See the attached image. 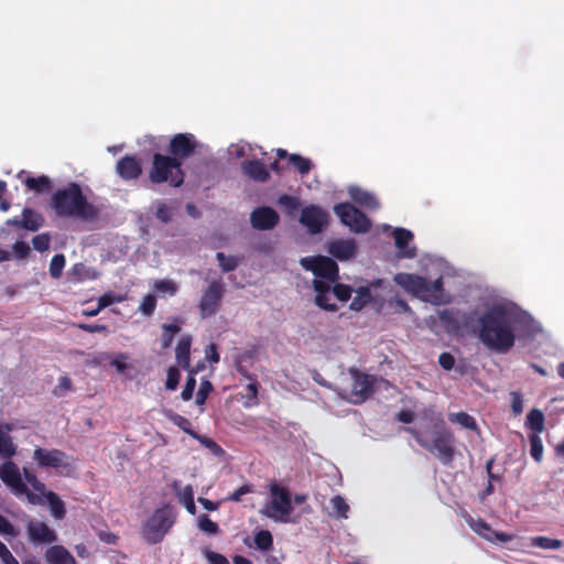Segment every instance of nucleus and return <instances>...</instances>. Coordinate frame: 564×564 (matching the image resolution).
Listing matches in <instances>:
<instances>
[{"label": "nucleus", "mask_w": 564, "mask_h": 564, "mask_svg": "<svg viewBox=\"0 0 564 564\" xmlns=\"http://www.w3.org/2000/svg\"><path fill=\"white\" fill-rule=\"evenodd\" d=\"M379 230L383 236L394 240V247H409V243L414 239V234L403 227L393 228L390 225H382Z\"/></svg>", "instance_id": "nucleus-23"}, {"label": "nucleus", "mask_w": 564, "mask_h": 564, "mask_svg": "<svg viewBox=\"0 0 564 564\" xmlns=\"http://www.w3.org/2000/svg\"><path fill=\"white\" fill-rule=\"evenodd\" d=\"M25 479L30 484V487L34 490L33 494L29 495V502L32 505H48L52 517L61 520L65 517V506L59 497L45 488V485L40 481L35 475L30 473L28 469L24 470Z\"/></svg>", "instance_id": "nucleus-9"}, {"label": "nucleus", "mask_w": 564, "mask_h": 564, "mask_svg": "<svg viewBox=\"0 0 564 564\" xmlns=\"http://www.w3.org/2000/svg\"><path fill=\"white\" fill-rule=\"evenodd\" d=\"M530 441V453L531 456L534 458L535 462L540 463L543 457V444L542 440L538 434H532L529 437Z\"/></svg>", "instance_id": "nucleus-41"}, {"label": "nucleus", "mask_w": 564, "mask_h": 564, "mask_svg": "<svg viewBox=\"0 0 564 564\" xmlns=\"http://www.w3.org/2000/svg\"><path fill=\"white\" fill-rule=\"evenodd\" d=\"M183 325V321L173 319L162 325V348L166 349L171 346L174 335L177 334Z\"/></svg>", "instance_id": "nucleus-30"}, {"label": "nucleus", "mask_w": 564, "mask_h": 564, "mask_svg": "<svg viewBox=\"0 0 564 564\" xmlns=\"http://www.w3.org/2000/svg\"><path fill=\"white\" fill-rule=\"evenodd\" d=\"M155 306H156V300H155V296L152 295V294H148L145 295L141 303H140V306H139V311L145 315V316H150L154 310H155Z\"/></svg>", "instance_id": "nucleus-46"}, {"label": "nucleus", "mask_w": 564, "mask_h": 564, "mask_svg": "<svg viewBox=\"0 0 564 564\" xmlns=\"http://www.w3.org/2000/svg\"><path fill=\"white\" fill-rule=\"evenodd\" d=\"M478 337L490 350L507 352L520 336H530L538 329L533 318L516 303L496 297L484 303L477 318Z\"/></svg>", "instance_id": "nucleus-1"}, {"label": "nucleus", "mask_w": 564, "mask_h": 564, "mask_svg": "<svg viewBox=\"0 0 564 564\" xmlns=\"http://www.w3.org/2000/svg\"><path fill=\"white\" fill-rule=\"evenodd\" d=\"M0 558L3 564H20L2 542H0Z\"/></svg>", "instance_id": "nucleus-58"}, {"label": "nucleus", "mask_w": 564, "mask_h": 564, "mask_svg": "<svg viewBox=\"0 0 564 564\" xmlns=\"http://www.w3.org/2000/svg\"><path fill=\"white\" fill-rule=\"evenodd\" d=\"M258 389H259V384L256 380H253L247 384V387H246L247 395L246 397H247L248 401L246 402V405L257 404Z\"/></svg>", "instance_id": "nucleus-53"}, {"label": "nucleus", "mask_w": 564, "mask_h": 564, "mask_svg": "<svg viewBox=\"0 0 564 564\" xmlns=\"http://www.w3.org/2000/svg\"><path fill=\"white\" fill-rule=\"evenodd\" d=\"M290 164L293 165L301 175H307L313 167L312 161L300 154H291Z\"/></svg>", "instance_id": "nucleus-38"}, {"label": "nucleus", "mask_w": 564, "mask_h": 564, "mask_svg": "<svg viewBox=\"0 0 564 564\" xmlns=\"http://www.w3.org/2000/svg\"><path fill=\"white\" fill-rule=\"evenodd\" d=\"M26 534L33 544H51L57 539L55 531L39 520L28 521Z\"/></svg>", "instance_id": "nucleus-17"}, {"label": "nucleus", "mask_w": 564, "mask_h": 564, "mask_svg": "<svg viewBox=\"0 0 564 564\" xmlns=\"http://www.w3.org/2000/svg\"><path fill=\"white\" fill-rule=\"evenodd\" d=\"M302 267L311 271L315 279L313 281L316 292L315 303L327 311H336V304L332 301L333 296L345 302L351 296L350 286L336 283L338 279V268L334 260L327 257H307L301 259Z\"/></svg>", "instance_id": "nucleus-2"}, {"label": "nucleus", "mask_w": 564, "mask_h": 564, "mask_svg": "<svg viewBox=\"0 0 564 564\" xmlns=\"http://www.w3.org/2000/svg\"><path fill=\"white\" fill-rule=\"evenodd\" d=\"M26 468L23 469V471ZM0 479L2 482L17 497H25L29 501V495L33 494L34 490L29 489L28 485H30L25 479V474L23 476L20 471V468L17 464L11 460L4 462L0 465Z\"/></svg>", "instance_id": "nucleus-11"}, {"label": "nucleus", "mask_w": 564, "mask_h": 564, "mask_svg": "<svg viewBox=\"0 0 564 564\" xmlns=\"http://www.w3.org/2000/svg\"><path fill=\"white\" fill-rule=\"evenodd\" d=\"M217 260L224 272H228L237 268L240 259L231 253L218 252Z\"/></svg>", "instance_id": "nucleus-40"}, {"label": "nucleus", "mask_w": 564, "mask_h": 564, "mask_svg": "<svg viewBox=\"0 0 564 564\" xmlns=\"http://www.w3.org/2000/svg\"><path fill=\"white\" fill-rule=\"evenodd\" d=\"M293 510L294 506L290 491L278 484H272L260 512L275 522L288 523L292 521Z\"/></svg>", "instance_id": "nucleus-6"}, {"label": "nucleus", "mask_w": 564, "mask_h": 564, "mask_svg": "<svg viewBox=\"0 0 564 564\" xmlns=\"http://www.w3.org/2000/svg\"><path fill=\"white\" fill-rule=\"evenodd\" d=\"M192 345V337L191 336H183L175 349V356L177 365L184 369H187L189 367V349Z\"/></svg>", "instance_id": "nucleus-28"}, {"label": "nucleus", "mask_w": 564, "mask_h": 564, "mask_svg": "<svg viewBox=\"0 0 564 564\" xmlns=\"http://www.w3.org/2000/svg\"><path fill=\"white\" fill-rule=\"evenodd\" d=\"M180 381V371L176 368H170L166 378V388L175 390Z\"/></svg>", "instance_id": "nucleus-55"}, {"label": "nucleus", "mask_w": 564, "mask_h": 564, "mask_svg": "<svg viewBox=\"0 0 564 564\" xmlns=\"http://www.w3.org/2000/svg\"><path fill=\"white\" fill-rule=\"evenodd\" d=\"M194 375H195V371H191V373L187 378V381L185 383V387L182 391V399L185 401L189 400L193 395V392H194V389L196 386V380L194 378Z\"/></svg>", "instance_id": "nucleus-52"}, {"label": "nucleus", "mask_w": 564, "mask_h": 564, "mask_svg": "<svg viewBox=\"0 0 564 564\" xmlns=\"http://www.w3.org/2000/svg\"><path fill=\"white\" fill-rule=\"evenodd\" d=\"M197 527L200 531L214 535L218 533V524L212 521L206 514H200L197 519Z\"/></svg>", "instance_id": "nucleus-42"}, {"label": "nucleus", "mask_w": 564, "mask_h": 564, "mask_svg": "<svg viewBox=\"0 0 564 564\" xmlns=\"http://www.w3.org/2000/svg\"><path fill=\"white\" fill-rule=\"evenodd\" d=\"M250 223L256 229L270 230L279 223V215L271 207H258L251 213Z\"/></svg>", "instance_id": "nucleus-19"}, {"label": "nucleus", "mask_w": 564, "mask_h": 564, "mask_svg": "<svg viewBox=\"0 0 564 564\" xmlns=\"http://www.w3.org/2000/svg\"><path fill=\"white\" fill-rule=\"evenodd\" d=\"M155 216L162 223L167 224L172 219V210L165 203H159Z\"/></svg>", "instance_id": "nucleus-50"}, {"label": "nucleus", "mask_w": 564, "mask_h": 564, "mask_svg": "<svg viewBox=\"0 0 564 564\" xmlns=\"http://www.w3.org/2000/svg\"><path fill=\"white\" fill-rule=\"evenodd\" d=\"M195 438H197L202 445H204L206 448H208L214 455L218 456L223 453V449L220 446L214 442L212 438H208L206 436H198L194 435Z\"/></svg>", "instance_id": "nucleus-51"}, {"label": "nucleus", "mask_w": 564, "mask_h": 564, "mask_svg": "<svg viewBox=\"0 0 564 564\" xmlns=\"http://www.w3.org/2000/svg\"><path fill=\"white\" fill-rule=\"evenodd\" d=\"M511 397V410L514 415H519L522 413L524 408L523 398L520 392L512 391L510 393Z\"/></svg>", "instance_id": "nucleus-49"}, {"label": "nucleus", "mask_w": 564, "mask_h": 564, "mask_svg": "<svg viewBox=\"0 0 564 564\" xmlns=\"http://www.w3.org/2000/svg\"><path fill=\"white\" fill-rule=\"evenodd\" d=\"M250 491L251 490L249 486H241L229 496V499L232 501H240L241 497Z\"/></svg>", "instance_id": "nucleus-64"}, {"label": "nucleus", "mask_w": 564, "mask_h": 564, "mask_svg": "<svg viewBox=\"0 0 564 564\" xmlns=\"http://www.w3.org/2000/svg\"><path fill=\"white\" fill-rule=\"evenodd\" d=\"M530 545L543 550H557L562 547L563 542L558 539L540 535L530 538Z\"/></svg>", "instance_id": "nucleus-36"}, {"label": "nucleus", "mask_w": 564, "mask_h": 564, "mask_svg": "<svg viewBox=\"0 0 564 564\" xmlns=\"http://www.w3.org/2000/svg\"><path fill=\"white\" fill-rule=\"evenodd\" d=\"M349 378L350 388L345 390L347 400L356 404L367 400L372 392L373 377L359 372L356 369H350Z\"/></svg>", "instance_id": "nucleus-13"}, {"label": "nucleus", "mask_w": 564, "mask_h": 564, "mask_svg": "<svg viewBox=\"0 0 564 564\" xmlns=\"http://www.w3.org/2000/svg\"><path fill=\"white\" fill-rule=\"evenodd\" d=\"M545 417L541 410L539 409H532L525 419V426L533 431V434H540L545 429Z\"/></svg>", "instance_id": "nucleus-29"}, {"label": "nucleus", "mask_w": 564, "mask_h": 564, "mask_svg": "<svg viewBox=\"0 0 564 564\" xmlns=\"http://www.w3.org/2000/svg\"><path fill=\"white\" fill-rule=\"evenodd\" d=\"M11 427L9 425L0 426V456L11 458L17 454V445L10 436Z\"/></svg>", "instance_id": "nucleus-27"}, {"label": "nucleus", "mask_w": 564, "mask_h": 564, "mask_svg": "<svg viewBox=\"0 0 564 564\" xmlns=\"http://www.w3.org/2000/svg\"><path fill=\"white\" fill-rule=\"evenodd\" d=\"M171 421L177 425L178 427H181L184 432L191 434L192 436L196 435L195 433H193V431L191 430V423L187 419H185L184 416H181L178 414H172L171 415Z\"/></svg>", "instance_id": "nucleus-54"}, {"label": "nucleus", "mask_w": 564, "mask_h": 564, "mask_svg": "<svg viewBox=\"0 0 564 564\" xmlns=\"http://www.w3.org/2000/svg\"><path fill=\"white\" fill-rule=\"evenodd\" d=\"M349 196L356 204L368 210H377L380 207V203L375 194L358 186L349 188Z\"/></svg>", "instance_id": "nucleus-25"}, {"label": "nucleus", "mask_w": 564, "mask_h": 564, "mask_svg": "<svg viewBox=\"0 0 564 564\" xmlns=\"http://www.w3.org/2000/svg\"><path fill=\"white\" fill-rule=\"evenodd\" d=\"M356 249H335L334 256L339 260H347L355 256Z\"/></svg>", "instance_id": "nucleus-61"}, {"label": "nucleus", "mask_w": 564, "mask_h": 564, "mask_svg": "<svg viewBox=\"0 0 564 564\" xmlns=\"http://www.w3.org/2000/svg\"><path fill=\"white\" fill-rule=\"evenodd\" d=\"M212 390H213L212 383L208 380H204L200 383L199 389L196 393V403L198 405H203Z\"/></svg>", "instance_id": "nucleus-48"}, {"label": "nucleus", "mask_w": 564, "mask_h": 564, "mask_svg": "<svg viewBox=\"0 0 564 564\" xmlns=\"http://www.w3.org/2000/svg\"><path fill=\"white\" fill-rule=\"evenodd\" d=\"M178 501L184 506L186 511L191 514L196 513V507L194 501V491L191 485H187L176 491Z\"/></svg>", "instance_id": "nucleus-32"}, {"label": "nucleus", "mask_w": 564, "mask_h": 564, "mask_svg": "<svg viewBox=\"0 0 564 564\" xmlns=\"http://www.w3.org/2000/svg\"><path fill=\"white\" fill-rule=\"evenodd\" d=\"M441 367L445 370H451L455 365V359L449 352H443L438 357Z\"/></svg>", "instance_id": "nucleus-59"}, {"label": "nucleus", "mask_w": 564, "mask_h": 564, "mask_svg": "<svg viewBox=\"0 0 564 564\" xmlns=\"http://www.w3.org/2000/svg\"><path fill=\"white\" fill-rule=\"evenodd\" d=\"M0 534L4 536H15L18 531L14 527L0 514Z\"/></svg>", "instance_id": "nucleus-56"}, {"label": "nucleus", "mask_w": 564, "mask_h": 564, "mask_svg": "<svg viewBox=\"0 0 564 564\" xmlns=\"http://www.w3.org/2000/svg\"><path fill=\"white\" fill-rule=\"evenodd\" d=\"M153 289L162 296H173L176 294L178 286L174 281L163 279L156 280L153 284Z\"/></svg>", "instance_id": "nucleus-37"}, {"label": "nucleus", "mask_w": 564, "mask_h": 564, "mask_svg": "<svg viewBox=\"0 0 564 564\" xmlns=\"http://www.w3.org/2000/svg\"><path fill=\"white\" fill-rule=\"evenodd\" d=\"M327 213L315 205L303 208L300 217L301 224L313 235L319 234L327 225Z\"/></svg>", "instance_id": "nucleus-16"}, {"label": "nucleus", "mask_w": 564, "mask_h": 564, "mask_svg": "<svg viewBox=\"0 0 564 564\" xmlns=\"http://www.w3.org/2000/svg\"><path fill=\"white\" fill-rule=\"evenodd\" d=\"M355 296L350 303V308L354 311H360L367 303L371 301L370 286H359L354 290Z\"/></svg>", "instance_id": "nucleus-34"}, {"label": "nucleus", "mask_w": 564, "mask_h": 564, "mask_svg": "<svg viewBox=\"0 0 564 564\" xmlns=\"http://www.w3.org/2000/svg\"><path fill=\"white\" fill-rule=\"evenodd\" d=\"M225 293V284L218 280L213 281L203 292L198 308L202 318H207L217 313L223 295Z\"/></svg>", "instance_id": "nucleus-14"}, {"label": "nucleus", "mask_w": 564, "mask_h": 564, "mask_svg": "<svg viewBox=\"0 0 564 564\" xmlns=\"http://www.w3.org/2000/svg\"><path fill=\"white\" fill-rule=\"evenodd\" d=\"M204 555L209 564H229L228 560L219 553L207 550Z\"/></svg>", "instance_id": "nucleus-57"}, {"label": "nucleus", "mask_w": 564, "mask_h": 564, "mask_svg": "<svg viewBox=\"0 0 564 564\" xmlns=\"http://www.w3.org/2000/svg\"><path fill=\"white\" fill-rule=\"evenodd\" d=\"M254 544L259 550L267 551L272 546V535L269 531L262 530L256 533Z\"/></svg>", "instance_id": "nucleus-43"}, {"label": "nucleus", "mask_w": 564, "mask_h": 564, "mask_svg": "<svg viewBox=\"0 0 564 564\" xmlns=\"http://www.w3.org/2000/svg\"><path fill=\"white\" fill-rule=\"evenodd\" d=\"M433 430L412 431L416 441L443 464H449L454 455V436L443 426L441 414L432 416Z\"/></svg>", "instance_id": "nucleus-4"}, {"label": "nucleus", "mask_w": 564, "mask_h": 564, "mask_svg": "<svg viewBox=\"0 0 564 564\" xmlns=\"http://www.w3.org/2000/svg\"><path fill=\"white\" fill-rule=\"evenodd\" d=\"M7 192V183L4 181H0V210L8 212L10 208V202L3 198L4 193Z\"/></svg>", "instance_id": "nucleus-60"}, {"label": "nucleus", "mask_w": 564, "mask_h": 564, "mask_svg": "<svg viewBox=\"0 0 564 564\" xmlns=\"http://www.w3.org/2000/svg\"><path fill=\"white\" fill-rule=\"evenodd\" d=\"M47 564H77L74 556L62 545H54L45 552Z\"/></svg>", "instance_id": "nucleus-26"}, {"label": "nucleus", "mask_w": 564, "mask_h": 564, "mask_svg": "<svg viewBox=\"0 0 564 564\" xmlns=\"http://www.w3.org/2000/svg\"><path fill=\"white\" fill-rule=\"evenodd\" d=\"M469 528L478 535L491 543H507L512 540V535L505 532H496L481 519L467 518Z\"/></svg>", "instance_id": "nucleus-18"}, {"label": "nucleus", "mask_w": 564, "mask_h": 564, "mask_svg": "<svg viewBox=\"0 0 564 564\" xmlns=\"http://www.w3.org/2000/svg\"><path fill=\"white\" fill-rule=\"evenodd\" d=\"M126 300V295L116 294L113 292H108L101 295L98 299L99 308H105L113 303H120Z\"/></svg>", "instance_id": "nucleus-45"}, {"label": "nucleus", "mask_w": 564, "mask_h": 564, "mask_svg": "<svg viewBox=\"0 0 564 564\" xmlns=\"http://www.w3.org/2000/svg\"><path fill=\"white\" fill-rule=\"evenodd\" d=\"M50 206L55 215L62 218L93 220L100 213L97 206L87 200L82 187L75 182L57 189L51 196Z\"/></svg>", "instance_id": "nucleus-3"}, {"label": "nucleus", "mask_w": 564, "mask_h": 564, "mask_svg": "<svg viewBox=\"0 0 564 564\" xmlns=\"http://www.w3.org/2000/svg\"><path fill=\"white\" fill-rule=\"evenodd\" d=\"M79 328H82L88 333H101V332L107 330V327L105 325H99V324H94V325L80 324Z\"/></svg>", "instance_id": "nucleus-62"}, {"label": "nucleus", "mask_w": 564, "mask_h": 564, "mask_svg": "<svg viewBox=\"0 0 564 564\" xmlns=\"http://www.w3.org/2000/svg\"><path fill=\"white\" fill-rule=\"evenodd\" d=\"M116 172L124 181L137 180L142 174L141 162L133 155H124L117 162Z\"/></svg>", "instance_id": "nucleus-21"}, {"label": "nucleus", "mask_w": 564, "mask_h": 564, "mask_svg": "<svg viewBox=\"0 0 564 564\" xmlns=\"http://www.w3.org/2000/svg\"><path fill=\"white\" fill-rule=\"evenodd\" d=\"M18 178L22 181L28 189L37 194L48 193L52 189V181L46 175L34 177L28 175L25 171H21L18 174Z\"/></svg>", "instance_id": "nucleus-24"}, {"label": "nucleus", "mask_w": 564, "mask_h": 564, "mask_svg": "<svg viewBox=\"0 0 564 564\" xmlns=\"http://www.w3.org/2000/svg\"><path fill=\"white\" fill-rule=\"evenodd\" d=\"M332 511L329 514L335 519H347L348 512H349V505L346 502V500L337 495L334 496L330 501Z\"/></svg>", "instance_id": "nucleus-31"}, {"label": "nucleus", "mask_w": 564, "mask_h": 564, "mask_svg": "<svg viewBox=\"0 0 564 564\" xmlns=\"http://www.w3.org/2000/svg\"><path fill=\"white\" fill-rule=\"evenodd\" d=\"M98 276V273L91 269L86 268L84 264H75L69 273V278L73 281L79 282L84 280H94Z\"/></svg>", "instance_id": "nucleus-35"}, {"label": "nucleus", "mask_w": 564, "mask_h": 564, "mask_svg": "<svg viewBox=\"0 0 564 564\" xmlns=\"http://www.w3.org/2000/svg\"><path fill=\"white\" fill-rule=\"evenodd\" d=\"M206 358L213 364H216L219 361V355H218L217 348L214 344H212L207 347Z\"/></svg>", "instance_id": "nucleus-63"}, {"label": "nucleus", "mask_w": 564, "mask_h": 564, "mask_svg": "<svg viewBox=\"0 0 564 564\" xmlns=\"http://www.w3.org/2000/svg\"><path fill=\"white\" fill-rule=\"evenodd\" d=\"M149 178L153 184L169 182L173 187H180L185 178L182 162H177L175 158L170 155L155 153L152 159Z\"/></svg>", "instance_id": "nucleus-7"}, {"label": "nucleus", "mask_w": 564, "mask_h": 564, "mask_svg": "<svg viewBox=\"0 0 564 564\" xmlns=\"http://www.w3.org/2000/svg\"><path fill=\"white\" fill-rule=\"evenodd\" d=\"M65 265V258L62 254H56L50 264V273L53 278H59Z\"/></svg>", "instance_id": "nucleus-47"}, {"label": "nucleus", "mask_w": 564, "mask_h": 564, "mask_svg": "<svg viewBox=\"0 0 564 564\" xmlns=\"http://www.w3.org/2000/svg\"><path fill=\"white\" fill-rule=\"evenodd\" d=\"M33 459L41 468H54L61 473H68L75 467L74 459L56 448L36 447L33 452Z\"/></svg>", "instance_id": "nucleus-10"}, {"label": "nucleus", "mask_w": 564, "mask_h": 564, "mask_svg": "<svg viewBox=\"0 0 564 564\" xmlns=\"http://www.w3.org/2000/svg\"><path fill=\"white\" fill-rule=\"evenodd\" d=\"M43 216L32 208L25 207L22 210V218H12L7 220V225L14 226L19 229H28L30 231H36L43 225Z\"/></svg>", "instance_id": "nucleus-20"}, {"label": "nucleus", "mask_w": 564, "mask_h": 564, "mask_svg": "<svg viewBox=\"0 0 564 564\" xmlns=\"http://www.w3.org/2000/svg\"><path fill=\"white\" fill-rule=\"evenodd\" d=\"M108 358V355L101 354L100 360ZM110 365L116 368L119 373H124L127 370L132 368V365L129 361V355L124 352L115 354L109 356Z\"/></svg>", "instance_id": "nucleus-33"}, {"label": "nucleus", "mask_w": 564, "mask_h": 564, "mask_svg": "<svg viewBox=\"0 0 564 564\" xmlns=\"http://www.w3.org/2000/svg\"><path fill=\"white\" fill-rule=\"evenodd\" d=\"M175 514L169 507L156 509L143 523L142 538L150 544H156L163 540L173 527Z\"/></svg>", "instance_id": "nucleus-8"}, {"label": "nucleus", "mask_w": 564, "mask_h": 564, "mask_svg": "<svg viewBox=\"0 0 564 564\" xmlns=\"http://www.w3.org/2000/svg\"><path fill=\"white\" fill-rule=\"evenodd\" d=\"M448 419L451 422L459 424L464 429H468V430L476 429V421L474 420L473 416H470L466 412L451 413L448 415Z\"/></svg>", "instance_id": "nucleus-39"}, {"label": "nucleus", "mask_w": 564, "mask_h": 564, "mask_svg": "<svg viewBox=\"0 0 564 564\" xmlns=\"http://www.w3.org/2000/svg\"><path fill=\"white\" fill-rule=\"evenodd\" d=\"M241 171L245 175L256 182L264 183L270 178L269 170L260 160H247L242 162Z\"/></svg>", "instance_id": "nucleus-22"}, {"label": "nucleus", "mask_w": 564, "mask_h": 564, "mask_svg": "<svg viewBox=\"0 0 564 564\" xmlns=\"http://www.w3.org/2000/svg\"><path fill=\"white\" fill-rule=\"evenodd\" d=\"M278 203H279L280 206L285 208L289 213L296 212L300 208V206H301V202H300V199L297 197L291 196V195H288V194L281 195L279 197Z\"/></svg>", "instance_id": "nucleus-44"}, {"label": "nucleus", "mask_w": 564, "mask_h": 564, "mask_svg": "<svg viewBox=\"0 0 564 564\" xmlns=\"http://www.w3.org/2000/svg\"><path fill=\"white\" fill-rule=\"evenodd\" d=\"M199 147V142L192 133H177L170 140L169 152L171 158L182 162L191 158Z\"/></svg>", "instance_id": "nucleus-15"}, {"label": "nucleus", "mask_w": 564, "mask_h": 564, "mask_svg": "<svg viewBox=\"0 0 564 564\" xmlns=\"http://www.w3.org/2000/svg\"><path fill=\"white\" fill-rule=\"evenodd\" d=\"M441 280L442 278H438L434 282H429L425 278L411 273H398L393 278V281L406 293L433 304H444L449 301Z\"/></svg>", "instance_id": "nucleus-5"}, {"label": "nucleus", "mask_w": 564, "mask_h": 564, "mask_svg": "<svg viewBox=\"0 0 564 564\" xmlns=\"http://www.w3.org/2000/svg\"><path fill=\"white\" fill-rule=\"evenodd\" d=\"M340 221L357 234L368 232L371 228L370 219L350 203H340L334 207Z\"/></svg>", "instance_id": "nucleus-12"}]
</instances>
